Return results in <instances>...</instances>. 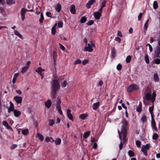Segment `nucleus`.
Instances as JSON below:
<instances>
[{
  "label": "nucleus",
  "instance_id": "nucleus-32",
  "mask_svg": "<svg viewBox=\"0 0 160 160\" xmlns=\"http://www.w3.org/2000/svg\"><path fill=\"white\" fill-rule=\"evenodd\" d=\"M87 18L85 16H83L81 19L80 22L82 23H85L87 21Z\"/></svg>",
  "mask_w": 160,
  "mask_h": 160
},
{
  "label": "nucleus",
  "instance_id": "nucleus-33",
  "mask_svg": "<svg viewBox=\"0 0 160 160\" xmlns=\"http://www.w3.org/2000/svg\"><path fill=\"white\" fill-rule=\"evenodd\" d=\"M131 58H132V57L128 55V56H127L126 58V62L127 63L130 62L131 61Z\"/></svg>",
  "mask_w": 160,
  "mask_h": 160
},
{
  "label": "nucleus",
  "instance_id": "nucleus-17",
  "mask_svg": "<svg viewBox=\"0 0 160 160\" xmlns=\"http://www.w3.org/2000/svg\"><path fill=\"white\" fill-rule=\"evenodd\" d=\"M52 102L50 99H48L45 102V105L48 108H49L51 105Z\"/></svg>",
  "mask_w": 160,
  "mask_h": 160
},
{
  "label": "nucleus",
  "instance_id": "nucleus-18",
  "mask_svg": "<svg viewBox=\"0 0 160 160\" xmlns=\"http://www.w3.org/2000/svg\"><path fill=\"white\" fill-rule=\"evenodd\" d=\"M99 102H98L95 103H94L92 107L93 109L94 110H97L99 108Z\"/></svg>",
  "mask_w": 160,
  "mask_h": 160
},
{
  "label": "nucleus",
  "instance_id": "nucleus-62",
  "mask_svg": "<svg viewBox=\"0 0 160 160\" xmlns=\"http://www.w3.org/2000/svg\"><path fill=\"white\" fill-rule=\"evenodd\" d=\"M46 15L49 17L52 18L51 13L49 12H47L46 13Z\"/></svg>",
  "mask_w": 160,
  "mask_h": 160
},
{
  "label": "nucleus",
  "instance_id": "nucleus-57",
  "mask_svg": "<svg viewBox=\"0 0 160 160\" xmlns=\"http://www.w3.org/2000/svg\"><path fill=\"white\" fill-rule=\"evenodd\" d=\"M123 146L122 141H121L119 146V148L120 150L122 149L123 148Z\"/></svg>",
  "mask_w": 160,
  "mask_h": 160
},
{
  "label": "nucleus",
  "instance_id": "nucleus-55",
  "mask_svg": "<svg viewBox=\"0 0 160 160\" xmlns=\"http://www.w3.org/2000/svg\"><path fill=\"white\" fill-rule=\"evenodd\" d=\"M142 12L140 13L138 17V21H140L141 19V18L142 16Z\"/></svg>",
  "mask_w": 160,
  "mask_h": 160
},
{
  "label": "nucleus",
  "instance_id": "nucleus-39",
  "mask_svg": "<svg viewBox=\"0 0 160 160\" xmlns=\"http://www.w3.org/2000/svg\"><path fill=\"white\" fill-rule=\"evenodd\" d=\"M37 135L39 140L41 141H43L44 138V137L43 135L40 133H38Z\"/></svg>",
  "mask_w": 160,
  "mask_h": 160
},
{
  "label": "nucleus",
  "instance_id": "nucleus-29",
  "mask_svg": "<svg viewBox=\"0 0 160 160\" xmlns=\"http://www.w3.org/2000/svg\"><path fill=\"white\" fill-rule=\"evenodd\" d=\"M14 32L16 35L19 37L21 39L22 38V35L18 31L15 30Z\"/></svg>",
  "mask_w": 160,
  "mask_h": 160
},
{
  "label": "nucleus",
  "instance_id": "nucleus-3",
  "mask_svg": "<svg viewBox=\"0 0 160 160\" xmlns=\"http://www.w3.org/2000/svg\"><path fill=\"white\" fill-rule=\"evenodd\" d=\"M122 126L121 127V132H127L128 128V122L125 119H123L122 122Z\"/></svg>",
  "mask_w": 160,
  "mask_h": 160
},
{
  "label": "nucleus",
  "instance_id": "nucleus-50",
  "mask_svg": "<svg viewBox=\"0 0 160 160\" xmlns=\"http://www.w3.org/2000/svg\"><path fill=\"white\" fill-rule=\"evenodd\" d=\"M63 24V23L62 21L59 22L58 23V27L59 28H62V27Z\"/></svg>",
  "mask_w": 160,
  "mask_h": 160
},
{
  "label": "nucleus",
  "instance_id": "nucleus-19",
  "mask_svg": "<svg viewBox=\"0 0 160 160\" xmlns=\"http://www.w3.org/2000/svg\"><path fill=\"white\" fill-rule=\"evenodd\" d=\"M61 102L60 100V98H58V100L57 101V103L56 104V108L57 109L61 108Z\"/></svg>",
  "mask_w": 160,
  "mask_h": 160
},
{
  "label": "nucleus",
  "instance_id": "nucleus-10",
  "mask_svg": "<svg viewBox=\"0 0 160 160\" xmlns=\"http://www.w3.org/2000/svg\"><path fill=\"white\" fill-rule=\"evenodd\" d=\"M13 99L17 103H21L22 102V97L16 96L14 97Z\"/></svg>",
  "mask_w": 160,
  "mask_h": 160
},
{
  "label": "nucleus",
  "instance_id": "nucleus-11",
  "mask_svg": "<svg viewBox=\"0 0 160 160\" xmlns=\"http://www.w3.org/2000/svg\"><path fill=\"white\" fill-rule=\"evenodd\" d=\"M152 119V125L153 129L156 131H157L158 129L156 127V123L154 117L151 118Z\"/></svg>",
  "mask_w": 160,
  "mask_h": 160
},
{
  "label": "nucleus",
  "instance_id": "nucleus-22",
  "mask_svg": "<svg viewBox=\"0 0 160 160\" xmlns=\"http://www.w3.org/2000/svg\"><path fill=\"white\" fill-rule=\"evenodd\" d=\"M91 131H88L85 132L83 135V138H87L90 135Z\"/></svg>",
  "mask_w": 160,
  "mask_h": 160
},
{
  "label": "nucleus",
  "instance_id": "nucleus-14",
  "mask_svg": "<svg viewBox=\"0 0 160 160\" xmlns=\"http://www.w3.org/2000/svg\"><path fill=\"white\" fill-rule=\"evenodd\" d=\"M71 110L70 109H68L67 110V113L68 118L70 120H72L73 119V116L71 114Z\"/></svg>",
  "mask_w": 160,
  "mask_h": 160
},
{
  "label": "nucleus",
  "instance_id": "nucleus-41",
  "mask_svg": "<svg viewBox=\"0 0 160 160\" xmlns=\"http://www.w3.org/2000/svg\"><path fill=\"white\" fill-rule=\"evenodd\" d=\"M106 1L104 0H103L102 2V4L101 6V7L103 8L105 7L106 6Z\"/></svg>",
  "mask_w": 160,
  "mask_h": 160
},
{
  "label": "nucleus",
  "instance_id": "nucleus-45",
  "mask_svg": "<svg viewBox=\"0 0 160 160\" xmlns=\"http://www.w3.org/2000/svg\"><path fill=\"white\" fill-rule=\"evenodd\" d=\"M54 123V122L53 120L50 119L49 120V125L50 126H52Z\"/></svg>",
  "mask_w": 160,
  "mask_h": 160
},
{
  "label": "nucleus",
  "instance_id": "nucleus-20",
  "mask_svg": "<svg viewBox=\"0 0 160 160\" xmlns=\"http://www.w3.org/2000/svg\"><path fill=\"white\" fill-rule=\"evenodd\" d=\"M61 6L59 3H58L56 4L55 7V10L56 11L59 12L61 9Z\"/></svg>",
  "mask_w": 160,
  "mask_h": 160
},
{
  "label": "nucleus",
  "instance_id": "nucleus-36",
  "mask_svg": "<svg viewBox=\"0 0 160 160\" xmlns=\"http://www.w3.org/2000/svg\"><path fill=\"white\" fill-rule=\"evenodd\" d=\"M44 19V17L42 13H41L40 14V18L39 19V22L40 23L43 22V20Z\"/></svg>",
  "mask_w": 160,
  "mask_h": 160
},
{
  "label": "nucleus",
  "instance_id": "nucleus-59",
  "mask_svg": "<svg viewBox=\"0 0 160 160\" xmlns=\"http://www.w3.org/2000/svg\"><path fill=\"white\" fill-rule=\"evenodd\" d=\"M117 35L118 36H119L120 37H123V35L121 32L120 31H118Z\"/></svg>",
  "mask_w": 160,
  "mask_h": 160
},
{
  "label": "nucleus",
  "instance_id": "nucleus-4",
  "mask_svg": "<svg viewBox=\"0 0 160 160\" xmlns=\"http://www.w3.org/2000/svg\"><path fill=\"white\" fill-rule=\"evenodd\" d=\"M139 89L138 86L135 84H132L129 85L127 89L128 92H130L133 91H136Z\"/></svg>",
  "mask_w": 160,
  "mask_h": 160
},
{
  "label": "nucleus",
  "instance_id": "nucleus-30",
  "mask_svg": "<svg viewBox=\"0 0 160 160\" xmlns=\"http://www.w3.org/2000/svg\"><path fill=\"white\" fill-rule=\"evenodd\" d=\"M153 8L155 9H157L158 8V5L157 2L155 1L153 3Z\"/></svg>",
  "mask_w": 160,
  "mask_h": 160
},
{
  "label": "nucleus",
  "instance_id": "nucleus-64",
  "mask_svg": "<svg viewBox=\"0 0 160 160\" xmlns=\"http://www.w3.org/2000/svg\"><path fill=\"white\" fill-rule=\"evenodd\" d=\"M93 148L95 149H96L97 148V144L95 142L93 144Z\"/></svg>",
  "mask_w": 160,
  "mask_h": 160
},
{
  "label": "nucleus",
  "instance_id": "nucleus-16",
  "mask_svg": "<svg viewBox=\"0 0 160 160\" xmlns=\"http://www.w3.org/2000/svg\"><path fill=\"white\" fill-rule=\"evenodd\" d=\"M76 11L75 6L73 4L70 7V12L72 14H75L76 12Z\"/></svg>",
  "mask_w": 160,
  "mask_h": 160
},
{
  "label": "nucleus",
  "instance_id": "nucleus-52",
  "mask_svg": "<svg viewBox=\"0 0 160 160\" xmlns=\"http://www.w3.org/2000/svg\"><path fill=\"white\" fill-rule=\"evenodd\" d=\"M51 139H52V137H47L45 138V141L46 142H49L51 141Z\"/></svg>",
  "mask_w": 160,
  "mask_h": 160
},
{
  "label": "nucleus",
  "instance_id": "nucleus-61",
  "mask_svg": "<svg viewBox=\"0 0 160 160\" xmlns=\"http://www.w3.org/2000/svg\"><path fill=\"white\" fill-rule=\"evenodd\" d=\"M88 62V59H85L82 62V64L83 65L86 64Z\"/></svg>",
  "mask_w": 160,
  "mask_h": 160
},
{
  "label": "nucleus",
  "instance_id": "nucleus-44",
  "mask_svg": "<svg viewBox=\"0 0 160 160\" xmlns=\"http://www.w3.org/2000/svg\"><path fill=\"white\" fill-rule=\"evenodd\" d=\"M148 23H145L144 25V30L145 33H146V31L147 30L148 28Z\"/></svg>",
  "mask_w": 160,
  "mask_h": 160
},
{
  "label": "nucleus",
  "instance_id": "nucleus-31",
  "mask_svg": "<svg viewBox=\"0 0 160 160\" xmlns=\"http://www.w3.org/2000/svg\"><path fill=\"white\" fill-rule=\"evenodd\" d=\"M87 114H82L79 116V117L82 119H85L87 117Z\"/></svg>",
  "mask_w": 160,
  "mask_h": 160
},
{
  "label": "nucleus",
  "instance_id": "nucleus-25",
  "mask_svg": "<svg viewBox=\"0 0 160 160\" xmlns=\"http://www.w3.org/2000/svg\"><path fill=\"white\" fill-rule=\"evenodd\" d=\"M154 80L155 82H158L159 80V78L158 74L157 73L154 74Z\"/></svg>",
  "mask_w": 160,
  "mask_h": 160
},
{
  "label": "nucleus",
  "instance_id": "nucleus-38",
  "mask_svg": "<svg viewBox=\"0 0 160 160\" xmlns=\"http://www.w3.org/2000/svg\"><path fill=\"white\" fill-rule=\"evenodd\" d=\"M28 129H25L22 131V133L24 135H27L28 133Z\"/></svg>",
  "mask_w": 160,
  "mask_h": 160
},
{
  "label": "nucleus",
  "instance_id": "nucleus-37",
  "mask_svg": "<svg viewBox=\"0 0 160 160\" xmlns=\"http://www.w3.org/2000/svg\"><path fill=\"white\" fill-rule=\"evenodd\" d=\"M145 59L146 62L148 64L149 63V57L148 55H146L145 56Z\"/></svg>",
  "mask_w": 160,
  "mask_h": 160
},
{
  "label": "nucleus",
  "instance_id": "nucleus-56",
  "mask_svg": "<svg viewBox=\"0 0 160 160\" xmlns=\"http://www.w3.org/2000/svg\"><path fill=\"white\" fill-rule=\"evenodd\" d=\"M59 45L60 46V48L63 51H64L65 50V48L61 44L59 43Z\"/></svg>",
  "mask_w": 160,
  "mask_h": 160
},
{
  "label": "nucleus",
  "instance_id": "nucleus-9",
  "mask_svg": "<svg viewBox=\"0 0 160 160\" xmlns=\"http://www.w3.org/2000/svg\"><path fill=\"white\" fill-rule=\"evenodd\" d=\"M88 46H85L84 47L83 51H88L89 52H92L93 51V49L91 47L90 43L88 44Z\"/></svg>",
  "mask_w": 160,
  "mask_h": 160
},
{
  "label": "nucleus",
  "instance_id": "nucleus-58",
  "mask_svg": "<svg viewBox=\"0 0 160 160\" xmlns=\"http://www.w3.org/2000/svg\"><path fill=\"white\" fill-rule=\"evenodd\" d=\"M67 84V82L65 80L63 81L62 84V87H65Z\"/></svg>",
  "mask_w": 160,
  "mask_h": 160
},
{
  "label": "nucleus",
  "instance_id": "nucleus-5",
  "mask_svg": "<svg viewBox=\"0 0 160 160\" xmlns=\"http://www.w3.org/2000/svg\"><path fill=\"white\" fill-rule=\"evenodd\" d=\"M118 132L119 135L120 139H121V141H122V137L121 135V134H122L123 136V143L126 142L127 140V139H126L127 135V132H121L120 131H119V130H118Z\"/></svg>",
  "mask_w": 160,
  "mask_h": 160
},
{
  "label": "nucleus",
  "instance_id": "nucleus-48",
  "mask_svg": "<svg viewBox=\"0 0 160 160\" xmlns=\"http://www.w3.org/2000/svg\"><path fill=\"white\" fill-rule=\"evenodd\" d=\"M35 71H36V72H38L39 74V73H42V71H41V67H38L37 68V69Z\"/></svg>",
  "mask_w": 160,
  "mask_h": 160
},
{
  "label": "nucleus",
  "instance_id": "nucleus-40",
  "mask_svg": "<svg viewBox=\"0 0 160 160\" xmlns=\"http://www.w3.org/2000/svg\"><path fill=\"white\" fill-rule=\"evenodd\" d=\"M94 23V21L93 20H90L87 22L86 23L88 26H91Z\"/></svg>",
  "mask_w": 160,
  "mask_h": 160
},
{
  "label": "nucleus",
  "instance_id": "nucleus-42",
  "mask_svg": "<svg viewBox=\"0 0 160 160\" xmlns=\"http://www.w3.org/2000/svg\"><path fill=\"white\" fill-rule=\"evenodd\" d=\"M28 69V68L26 67V66L24 67L22 69V70L21 71L22 72V73H25V72H26V71H27V70Z\"/></svg>",
  "mask_w": 160,
  "mask_h": 160
},
{
  "label": "nucleus",
  "instance_id": "nucleus-8",
  "mask_svg": "<svg viewBox=\"0 0 160 160\" xmlns=\"http://www.w3.org/2000/svg\"><path fill=\"white\" fill-rule=\"evenodd\" d=\"M28 11V9L22 8L21 10V14L22 18V20L23 21L25 18V14L26 12Z\"/></svg>",
  "mask_w": 160,
  "mask_h": 160
},
{
  "label": "nucleus",
  "instance_id": "nucleus-49",
  "mask_svg": "<svg viewBox=\"0 0 160 160\" xmlns=\"http://www.w3.org/2000/svg\"><path fill=\"white\" fill-rule=\"evenodd\" d=\"M136 144L137 147L138 148H139L141 146V142L139 140H137L136 142Z\"/></svg>",
  "mask_w": 160,
  "mask_h": 160
},
{
  "label": "nucleus",
  "instance_id": "nucleus-34",
  "mask_svg": "<svg viewBox=\"0 0 160 160\" xmlns=\"http://www.w3.org/2000/svg\"><path fill=\"white\" fill-rule=\"evenodd\" d=\"M141 120L143 122H144L147 121V118L145 115H143L141 118Z\"/></svg>",
  "mask_w": 160,
  "mask_h": 160
},
{
  "label": "nucleus",
  "instance_id": "nucleus-2",
  "mask_svg": "<svg viewBox=\"0 0 160 160\" xmlns=\"http://www.w3.org/2000/svg\"><path fill=\"white\" fill-rule=\"evenodd\" d=\"M10 106L8 109V112L10 113L11 112L13 111L14 115L16 117H18L21 114L20 111L14 109V105L13 103L10 101Z\"/></svg>",
  "mask_w": 160,
  "mask_h": 160
},
{
  "label": "nucleus",
  "instance_id": "nucleus-26",
  "mask_svg": "<svg viewBox=\"0 0 160 160\" xmlns=\"http://www.w3.org/2000/svg\"><path fill=\"white\" fill-rule=\"evenodd\" d=\"M53 57L55 62H56L57 58V52L56 51H53Z\"/></svg>",
  "mask_w": 160,
  "mask_h": 160
},
{
  "label": "nucleus",
  "instance_id": "nucleus-60",
  "mask_svg": "<svg viewBox=\"0 0 160 160\" xmlns=\"http://www.w3.org/2000/svg\"><path fill=\"white\" fill-rule=\"evenodd\" d=\"M81 63V60L79 59H77V60L75 62V64H80Z\"/></svg>",
  "mask_w": 160,
  "mask_h": 160
},
{
  "label": "nucleus",
  "instance_id": "nucleus-23",
  "mask_svg": "<svg viewBox=\"0 0 160 160\" xmlns=\"http://www.w3.org/2000/svg\"><path fill=\"white\" fill-rule=\"evenodd\" d=\"M156 96V93L155 91H154L153 92L152 95V98L151 101H152V102H154V101L155 100Z\"/></svg>",
  "mask_w": 160,
  "mask_h": 160
},
{
  "label": "nucleus",
  "instance_id": "nucleus-6",
  "mask_svg": "<svg viewBox=\"0 0 160 160\" xmlns=\"http://www.w3.org/2000/svg\"><path fill=\"white\" fill-rule=\"evenodd\" d=\"M96 2V0H90L86 3V7L88 9H89L91 8V5Z\"/></svg>",
  "mask_w": 160,
  "mask_h": 160
},
{
  "label": "nucleus",
  "instance_id": "nucleus-53",
  "mask_svg": "<svg viewBox=\"0 0 160 160\" xmlns=\"http://www.w3.org/2000/svg\"><path fill=\"white\" fill-rule=\"evenodd\" d=\"M115 40L117 41H118L119 43H120L121 41V39L120 38L118 37H116L115 38Z\"/></svg>",
  "mask_w": 160,
  "mask_h": 160
},
{
  "label": "nucleus",
  "instance_id": "nucleus-35",
  "mask_svg": "<svg viewBox=\"0 0 160 160\" xmlns=\"http://www.w3.org/2000/svg\"><path fill=\"white\" fill-rule=\"evenodd\" d=\"M158 134L156 133H154L153 134L152 136V139L153 140H156L158 138Z\"/></svg>",
  "mask_w": 160,
  "mask_h": 160
},
{
  "label": "nucleus",
  "instance_id": "nucleus-63",
  "mask_svg": "<svg viewBox=\"0 0 160 160\" xmlns=\"http://www.w3.org/2000/svg\"><path fill=\"white\" fill-rule=\"evenodd\" d=\"M0 11L1 12L2 14L4 13L5 12L4 8L2 7H0Z\"/></svg>",
  "mask_w": 160,
  "mask_h": 160
},
{
  "label": "nucleus",
  "instance_id": "nucleus-43",
  "mask_svg": "<svg viewBox=\"0 0 160 160\" xmlns=\"http://www.w3.org/2000/svg\"><path fill=\"white\" fill-rule=\"evenodd\" d=\"M147 150H148L150 147V145L149 144H147L146 145H143V146Z\"/></svg>",
  "mask_w": 160,
  "mask_h": 160
},
{
  "label": "nucleus",
  "instance_id": "nucleus-47",
  "mask_svg": "<svg viewBox=\"0 0 160 160\" xmlns=\"http://www.w3.org/2000/svg\"><path fill=\"white\" fill-rule=\"evenodd\" d=\"M51 32L52 34L53 35H54L56 34V28H52Z\"/></svg>",
  "mask_w": 160,
  "mask_h": 160
},
{
  "label": "nucleus",
  "instance_id": "nucleus-54",
  "mask_svg": "<svg viewBox=\"0 0 160 160\" xmlns=\"http://www.w3.org/2000/svg\"><path fill=\"white\" fill-rule=\"evenodd\" d=\"M155 63L156 64H160V59L159 58H157L155 60Z\"/></svg>",
  "mask_w": 160,
  "mask_h": 160
},
{
  "label": "nucleus",
  "instance_id": "nucleus-21",
  "mask_svg": "<svg viewBox=\"0 0 160 160\" xmlns=\"http://www.w3.org/2000/svg\"><path fill=\"white\" fill-rule=\"evenodd\" d=\"M15 0H7L6 3L8 5H11L15 3Z\"/></svg>",
  "mask_w": 160,
  "mask_h": 160
},
{
  "label": "nucleus",
  "instance_id": "nucleus-1",
  "mask_svg": "<svg viewBox=\"0 0 160 160\" xmlns=\"http://www.w3.org/2000/svg\"><path fill=\"white\" fill-rule=\"evenodd\" d=\"M51 97L54 99L56 97L57 92L59 91L60 85L58 80L56 79L53 80L51 82Z\"/></svg>",
  "mask_w": 160,
  "mask_h": 160
},
{
  "label": "nucleus",
  "instance_id": "nucleus-46",
  "mask_svg": "<svg viewBox=\"0 0 160 160\" xmlns=\"http://www.w3.org/2000/svg\"><path fill=\"white\" fill-rule=\"evenodd\" d=\"M122 68V65L120 64H118L117 66V69L118 70L120 71L121 70Z\"/></svg>",
  "mask_w": 160,
  "mask_h": 160
},
{
  "label": "nucleus",
  "instance_id": "nucleus-13",
  "mask_svg": "<svg viewBox=\"0 0 160 160\" xmlns=\"http://www.w3.org/2000/svg\"><path fill=\"white\" fill-rule=\"evenodd\" d=\"M116 54V51L114 47H113L111 48V56L112 58H114Z\"/></svg>",
  "mask_w": 160,
  "mask_h": 160
},
{
  "label": "nucleus",
  "instance_id": "nucleus-28",
  "mask_svg": "<svg viewBox=\"0 0 160 160\" xmlns=\"http://www.w3.org/2000/svg\"><path fill=\"white\" fill-rule=\"evenodd\" d=\"M151 93L148 92L146 93V99L148 100H149L151 99Z\"/></svg>",
  "mask_w": 160,
  "mask_h": 160
},
{
  "label": "nucleus",
  "instance_id": "nucleus-7",
  "mask_svg": "<svg viewBox=\"0 0 160 160\" xmlns=\"http://www.w3.org/2000/svg\"><path fill=\"white\" fill-rule=\"evenodd\" d=\"M160 54V47H157L156 48L155 50V56L157 58H160V56L159 55Z\"/></svg>",
  "mask_w": 160,
  "mask_h": 160
},
{
  "label": "nucleus",
  "instance_id": "nucleus-27",
  "mask_svg": "<svg viewBox=\"0 0 160 160\" xmlns=\"http://www.w3.org/2000/svg\"><path fill=\"white\" fill-rule=\"evenodd\" d=\"M128 154L130 157H134L135 155V153L134 152L131 150H130L128 151Z\"/></svg>",
  "mask_w": 160,
  "mask_h": 160
},
{
  "label": "nucleus",
  "instance_id": "nucleus-12",
  "mask_svg": "<svg viewBox=\"0 0 160 160\" xmlns=\"http://www.w3.org/2000/svg\"><path fill=\"white\" fill-rule=\"evenodd\" d=\"M93 16L96 19L98 20L100 18L101 16H102V14L101 13L99 12H94Z\"/></svg>",
  "mask_w": 160,
  "mask_h": 160
},
{
  "label": "nucleus",
  "instance_id": "nucleus-51",
  "mask_svg": "<svg viewBox=\"0 0 160 160\" xmlns=\"http://www.w3.org/2000/svg\"><path fill=\"white\" fill-rule=\"evenodd\" d=\"M142 110V108L141 107L137 106L136 108V111L138 112H141Z\"/></svg>",
  "mask_w": 160,
  "mask_h": 160
},
{
  "label": "nucleus",
  "instance_id": "nucleus-24",
  "mask_svg": "<svg viewBox=\"0 0 160 160\" xmlns=\"http://www.w3.org/2000/svg\"><path fill=\"white\" fill-rule=\"evenodd\" d=\"M61 142V140L60 138H57L55 141V143L56 145H58Z\"/></svg>",
  "mask_w": 160,
  "mask_h": 160
},
{
  "label": "nucleus",
  "instance_id": "nucleus-15",
  "mask_svg": "<svg viewBox=\"0 0 160 160\" xmlns=\"http://www.w3.org/2000/svg\"><path fill=\"white\" fill-rule=\"evenodd\" d=\"M154 103H153V105H152V106L151 107H150L149 108V112L151 115V118L154 117V115L153 114V111L154 109Z\"/></svg>",
  "mask_w": 160,
  "mask_h": 160
}]
</instances>
